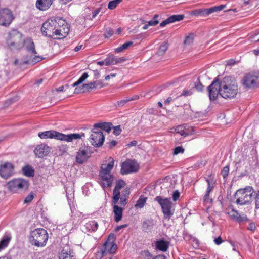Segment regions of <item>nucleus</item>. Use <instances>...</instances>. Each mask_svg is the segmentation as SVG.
<instances>
[{
  "label": "nucleus",
  "mask_w": 259,
  "mask_h": 259,
  "mask_svg": "<svg viewBox=\"0 0 259 259\" xmlns=\"http://www.w3.org/2000/svg\"><path fill=\"white\" fill-rule=\"evenodd\" d=\"M221 96L225 99L234 98L238 93V85L234 78L226 76L221 81Z\"/></svg>",
  "instance_id": "f257e3e1"
},
{
  "label": "nucleus",
  "mask_w": 259,
  "mask_h": 259,
  "mask_svg": "<svg viewBox=\"0 0 259 259\" xmlns=\"http://www.w3.org/2000/svg\"><path fill=\"white\" fill-rule=\"evenodd\" d=\"M114 161L112 158L111 161L107 164H102L99 176L100 178V184L103 189L112 186L114 176L111 174V171L114 167Z\"/></svg>",
  "instance_id": "f03ea898"
},
{
  "label": "nucleus",
  "mask_w": 259,
  "mask_h": 259,
  "mask_svg": "<svg viewBox=\"0 0 259 259\" xmlns=\"http://www.w3.org/2000/svg\"><path fill=\"white\" fill-rule=\"evenodd\" d=\"M84 136V134L80 135L78 133L65 135L53 130L47 131L43 132H39L38 133V136L41 139H55L61 141H65L68 142H71L73 140L80 139L82 136Z\"/></svg>",
  "instance_id": "7ed1b4c3"
},
{
  "label": "nucleus",
  "mask_w": 259,
  "mask_h": 259,
  "mask_svg": "<svg viewBox=\"0 0 259 259\" xmlns=\"http://www.w3.org/2000/svg\"><path fill=\"white\" fill-rule=\"evenodd\" d=\"M23 35L16 29H13L8 33L6 38L7 47L11 50H18L24 47Z\"/></svg>",
  "instance_id": "20e7f679"
},
{
  "label": "nucleus",
  "mask_w": 259,
  "mask_h": 259,
  "mask_svg": "<svg viewBox=\"0 0 259 259\" xmlns=\"http://www.w3.org/2000/svg\"><path fill=\"white\" fill-rule=\"evenodd\" d=\"M29 240L32 245L43 247L46 245L48 240V234L45 229L37 228L31 232Z\"/></svg>",
  "instance_id": "39448f33"
},
{
  "label": "nucleus",
  "mask_w": 259,
  "mask_h": 259,
  "mask_svg": "<svg viewBox=\"0 0 259 259\" xmlns=\"http://www.w3.org/2000/svg\"><path fill=\"white\" fill-rule=\"evenodd\" d=\"M154 201L157 202L161 206L163 214V219L169 221L175 212V208L172 206V203L170 199L157 196L154 198Z\"/></svg>",
  "instance_id": "423d86ee"
},
{
  "label": "nucleus",
  "mask_w": 259,
  "mask_h": 259,
  "mask_svg": "<svg viewBox=\"0 0 259 259\" xmlns=\"http://www.w3.org/2000/svg\"><path fill=\"white\" fill-rule=\"evenodd\" d=\"M253 192V189L251 186H247L244 188L238 189L234 195L236 198V203L241 205L250 203Z\"/></svg>",
  "instance_id": "0eeeda50"
},
{
  "label": "nucleus",
  "mask_w": 259,
  "mask_h": 259,
  "mask_svg": "<svg viewBox=\"0 0 259 259\" xmlns=\"http://www.w3.org/2000/svg\"><path fill=\"white\" fill-rule=\"evenodd\" d=\"M7 187L13 193H19L27 190L29 187V182L24 179H14L7 183Z\"/></svg>",
  "instance_id": "6e6552de"
},
{
  "label": "nucleus",
  "mask_w": 259,
  "mask_h": 259,
  "mask_svg": "<svg viewBox=\"0 0 259 259\" xmlns=\"http://www.w3.org/2000/svg\"><path fill=\"white\" fill-rule=\"evenodd\" d=\"M242 85L247 88L252 89L259 87V73L255 72L246 74L242 80Z\"/></svg>",
  "instance_id": "1a4fd4ad"
},
{
  "label": "nucleus",
  "mask_w": 259,
  "mask_h": 259,
  "mask_svg": "<svg viewBox=\"0 0 259 259\" xmlns=\"http://www.w3.org/2000/svg\"><path fill=\"white\" fill-rule=\"evenodd\" d=\"M58 24L57 18L55 20L48 19L42 25L41 31L42 34L48 37H53L56 36L57 25Z\"/></svg>",
  "instance_id": "9d476101"
},
{
  "label": "nucleus",
  "mask_w": 259,
  "mask_h": 259,
  "mask_svg": "<svg viewBox=\"0 0 259 259\" xmlns=\"http://www.w3.org/2000/svg\"><path fill=\"white\" fill-rule=\"evenodd\" d=\"M58 24L56 30V39H62L67 36L70 31V27L65 20L61 17L57 18Z\"/></svg>",
  "instance_id": "9b49d317"
},
{
  "label": "nucleus",
  "mask_w": 259,
  "mask_h": 259,
  "mask_svg": "<svg viewBox=\"0 0 259 259\" xmlns=\"http://www.w3.org/2000/svg\"><path fill=\"white\" fill-rule=\"evenodd\" d=\"M116 239L114 234H110L106 242L104 244L101 250L102 256H105L108 253L114 254L117 250V246L114 241Z\"/></svg>",
  "instance_id": "f8f14e48"
},
{
  "label": "nucleus",
  "mask_w": 259,
  "mask_h": 259,
  "mask_svg": "<svg viewBox=\"0 0 259 259\" xmlns=\"http://www.w3.org/2000/svg\"><path fill=\"white\" fill-rule=\"evenodd\" d=\"M105 140L104 136L100 130L93 126L90 136L91 144L95 147H100L102 146Z\"/></svg>",
  "instance_id": "ddd939ff"
},
{
  "label": "nucleus",
  "mask_w": 259,
  "mask_h": 259,
  "mask_svg": "<svg viewBox=\"0 0 259 259\" xmlns=\"http://www.w3.org/2000/svg\"><path fill=\"white\" fill-rule=\"evenodd\" d=\"M14 18L15 17L10 9L3 8L0 10V25L9 26Z\"/></svg>",
  "instance_id": "4468645a"
},
{
  "label": "nucleus",
  "mask_w": 259,
  "mask_h": 259,
  "mask_svg": "<svg viewBox=\"0 0 259 259\" xmlns=\"http://www.w3.org/2000/svg\"><path fill=\"white\" fill-rule=\"evenodd\" d=\"M139 168V165L135 160L127 159L122 163L120 172L122 175L136 172Z\"/></svg>",
  "instance_id": "2eb2a0df"
},
{
  "label": "nucleus",
  "mask_w": 259,
  "mask_h": 259,
  "mask_svg": "<svg viewBox=\"0 0 259 259\" xmlns=\"http://www.w3.org/2000/svg\"><path fill=\"white\" fill-rule=\"evenodd\" d=\"M226 7V5H220L208 9H196L192 11V14L196 16L205 17L211 13L221 11Z\"/></svg>",
  "instance_id": "dca6fc26"
},
{
  "label": "nucleus",
  "mask_w": 259,
  "mask_h": 259,
  "mask_svg": "<svg viewBox=\"0 0 259 259\" xmlns=\"http://www.w3.org/2000/svg\"><path fill=\"white\" fill-rule=\"evenodd\" d=\"M208 96L210 100H215L219 95L221 96V81L215 78L211 84L207 87Z\"/></svg>",
  "instance_id": "f3484780"
},
{
  "label": "nucleus",
  "mask_w": 259,
  "mask_h": 259,
  "mask_svg": "<svg viewBox=\"0 0 259 259\" xmlns=\"http://www.w3.org/2000/svg\"><path fill=\"white\" fill-rule=\"evenodd\" d=\"M14 165L10 162H5L0 165V176L5 179L11 177L14 173Z\"/></svg>",
  "instance_id": "a211bd4d"
},
{
  "label": "nucleus",
  "mask_w": 259,
  "mask_h": 259,
  "mask_svg": "<svg viewBox=\"0 0 259 259\" xmlns=\"http://www.w3.org/2000/svg\"><path fill=\"white\" fill-rule=\"evenodd\" d=\"M227 211V213L229 217L234 221L240 223L248 220L246 215H241L237 210L234 209L232 205L228 207Z\"/></svg>",
  "instance_id": "6ab92c4d"
},
{
  "label": "nucleus",
  "mask_w": 259,
  "mask_h": 259,
  "mask_svg": "<svg viewBox=\"0 0 259 259\" xmlns=\"http://www.w3.org/2000/svg\"><path fill=\"white\" fill-rule=\"evenodd\" d=\"M119 200L116 202L114 201V199H112V203L113 205V212L114 213V220L116 222H118L121 220L123 215V208L125 206L118 205Z\"/></svg>",
  "instance_id": "aec40b11"
},
{
  "label": "nucleus",
  "mask_w": 259,
  "mask_h": 259,
  "mask_svg": "<svg viewBox=\"0 0 259 259\" xmlns=\"http://www.w3.org/2000/svg\"><path fill=\"white\" fill-rule=\"evenodd\" d=\"M59 259H76L74 250L68 245L64 246L59 254Z\"/></svg>",
  "instance_id": "412c9836"
},
{
  "label": "nucleus",
  "mask_w": 259,
  "mask_h": 259,
  "mask_svg": "<svg viewBox=\"0 0 259 259\" xmlns=\"http://www.w3.org/2000/svg\"><path fill=\"white\" fill-rule=\"evenodd\" d=\"M49 152V147L44 144L37 145L34 150V153L35 156L38 158H43L46 156Z\"/></svg>",
  "instance_id": "4be33fe9"
},
{
  "label": "nucleus",
  "mask_w": 259,
  "mask_h": 259,
  "mask_svg": "<svg viewBox=\"0 0 259 259\" xmlns=\"http://www.w3.org/2000/svg\"><path fill=\"white\" fill-rule=\"evenodd\" d=\"M209 177L210 178L205 179V181L207 183V188L206 193L203 197V201L207 203H211L212 202V199L210 198L209 194L214 189V183L213 182V180L210 178L211 176Z\"/></svg>",
  "instance_id": "5701e85b"
},
{
  "label": "nucleus",
  "mask_w": 259,
  "mask_h": 259,
  "mask_svg": "<svg viewBox=\"0 0 259 259\" xmlns=\"http://www.w3.org/2000/svg\"><path fill=\"white\" fill-rule=\"evenodd\" d=\"M125 185V182L122 179L118 180L116 181L115 188L113 191L112 199H114V201L116 202L117 200H119L120 196V190L121 188H123Z\"/></svg>",
  "instance_id": "b1692460"
},
{
  "label": "nucleus",
  "mask_w": 259,
  "mask_h": 259,
  "mask_svg": "<svg viewBox=\"0 0 259 259\" xmlns=\"http://www.w3.org/2000/svg\"><path fill=\"white\" fill-rule=\"evenodd\" d=\"M89 157L87 149L80 148L76 153V162L79 164H83Z\"/></svg>",
  "instance_id": "393cba45"
},
{
  "label": "nucleus",
  "mask_w": 259,
  "mask_h": 259,
  "mask_svg": "<svg viewBox=\"0 0 259 259\" xmlns=\"http://www.w3.org/2000/svg\"><path fill=\"white\" fill-rule=\"evenodd\" d=\"M185 17L184 15L179 14V15H173L168 18H167L166 20L162 21L160 24V26L161 27H164L167 24L174 23L177 21H180L182 20Z\"/></svg>",
  "instance_id": "a878e982"
},
{
  "label": "nucleus",
  "mask_w": 259,
  "mask_h": 259,
  "mask_svg": "<svg viewBox=\"0 0 259 259\" xmlns=\"http://www.w3.org/2000/svg\"><path fill=\"white\" fill-rule=\"evenodd\" d=\"M124 57H117L114 55H110L105 59L106 66L115 65L125 61Z\"/></svg>",
  "instance_id": "bb28decb"
},
{
  "label": "nucleus",
  "mask_w": 259,
  "mask_h": 259,
  "mask_svg": "<svg viewBox=\"0 0 259 259\" xmlns=\"http://www.w3.org/2000/svg\"><path fill=\"white\" fill-rule=\"evenodd\" d=\"M54 0H37L36 7L40 11H46L49 9Z\"/></svg>",
  "instance_id": "cd10ccee"
},
{
  "label": "nucleus",
  "mask_w": 259,
  "mask_h": 259,
  "mask_svg": "<svg viewBox=\"0 0 259 259\" xmlns=\"http://www.w3.org/2000/svg\"><path fill=\"white\" fill-rule=\"evenodd\" d=\"M23 41L24 46H25V48L28 52L33 54H37L34 43L31 38H27L23 39Z\"/></svg>",
  "instance_id": "c85d7f7f"
},
{
  "label": "nucleus",
  "mask_w": 259,
  "mask_h": 259,
  "mask_svg": "<svg viewBox=\"0 0 259 259\" xmlns=\"http://www.w3.org/2000/svg\"><path fill=\"white\" fill-rule=\"evenodd\" d=\"M130 194V189L128 187L125 188L120 196V202L119 204L122 206H125L127 203V200Z\"/></svg>",
  "instance_id": "c756f323"
},
{
  "label": "nucleus",
  "mask_w": 259,
  "mask_h": 259,
  "mask_svg": "<svg viewBox=\"0 0 259 259\" xmlns=\"http://www.w3.org/2000/svg\"><path fill=\"white\" fill-rule=\"evenodd\" d=\"M169 245V242L164 241L163 240L157 241L155 242V246L156 248L163 252H165L167 250Z\"/></svg>",
  "instance_id": "7c9ffc66"
},
{
  "label": "nucleus",
  "mask_w": 259,
  "mask_h": 259,
  "mask_svg": "<svg viewBox=\"0 0 259 259\" xmlns=\"http://www.w3.org/2000/svg\"><path fill=\"white\" fill-rule=\"evenodd\" d=\"M94 127L98 128V129L100 130V131L104 130L109 133L112 127V124L109 122L98 123L95 124Z\"/></svg>",
  "instance_id": "2f4dec72"
},
{
  "label": "nucleus",
  "mask_w": 259,
  "mask_h": 259,
  "mask_svg": "<svg viewBox=\"0 0 259 259\" xmlns=\"http://www.w3.org/2000/svg\"><path fill=\"white\" fill-rule=\"evenodd\" d=\"M84 227L88 232H95L97 230L98 227V224L96 221L94 220L90 221L85 224Z\"/></svg>",
  "instance_id": "473e14b6"
},
{
  "label": "nucleus",
  "mask_w": 259,
  "mask_h": 259,
  "mask_svg": "<svg viewBox=\"0 0 259 259\" xmlns=\"http://www.w3.org/2000/svg\"><path fill=\"white\" fill-rule=\"evenodd\" d=\"M11 239L10 234H5L0 241V251L7 247Z\"/></svg>",
  "instance_id": "72a5a7b5"
},
{
  "label": "nucleus",
  "mask_w": 259,
  "mask_h": 259,
  "mask_svg": "<svg viewBox=\"0 0 259 259\" xmlns=\"http://www.w3.org/2000/svg\"><path fill=\"white\" fill-rule=\"evenodd\" d=\"M153 226V220L152 219L146 220L143 222L142 228L144 231L147 232L150 230Z\"/></svg>",
  "instance_id": "f704fd0d"
},
{
  "label": "nucleus",
  "mask_w": 259,
  "mask_h": 259,
  "mask_svg": "<svg viewBox=\"0 0 259 259\" xmlns=\"http://www.w3.org/2000/svg\"><path fill=\"white\" fill-rule=\"evenodd\" d=\"M22 171L24 175L27 177H31L34 175V169L29 165H27L23 167Z\"/></svg>",
  "instance_id": "c9c22d12"
},
{
  "label": "nucleus",
  "mask_w": 259,
  "mask_h": 259,
  "mask_svg": "<svg viewBox=\"0 0 259 259\" xmlns=\"http://www.w3.org/2000/svg\"><path fill=\"white\" fill-rule=\"evenodd\" d=\"M146 197H144L142 196H140L139 199L137 201V202L135 205V207L137 209L143 207L146 204Z\"/></svg>",
  "instance_id": "e433bc0d"
},
{
  "label": "nucleus",
  "mask_w": 259,
  "mask_h": 259,
  "mask_svg": "<svg viewBox=\"0 0 259 259\" xmlns=\"http://www.w3.org/2000/svg\"><path fill=\"white\" fill-rule=\"evenodd\" d=\"M133 44V42L132 41L126 42L124 43L123 45H122L121 46L115 49V51L116 53H120V52H122L123 51H124L126 49H127Z\"/></svg>",
  "instance_id": "4c0bfd02"
},
{
  "label": "nucleus",
  "mask_w": 259,
  "mask_h": 259,
  "mask_svg": "<svg viewBox=\"0 0 259 259\" xmlns=\"http://www.w3.org/2000/svg\"><path fill=\"white\" fill-rule=\"evenodd\" d=\"M168 43L166 41H164L162 43V44L159 47V50L157 53L158 55H163L168 47Z\"/></svg>",
  "instance_id": "58836bf2"
},
{
  "label": "nucleus",
  "mask_w": 259,
  "mask_h": 259,
  "mask_svg": "<svg viewBox=\"0 0 259 259\" xmlns=\"http://www.w3.org/2000/svg\"><path fill=\"white\" fill-rule=\"evenodd\" d=\"M88 76H89V75H88V73H87V72L83 73V74L82 75V76L79 78V79L77 81L74 82L72 85V86L73 87H77L79 84L82 83L88 77Z\"/></svg>",
  "instance_id": "ea45409f"
},
{
  "label": "nucleus",
  "mask_w": 259,
  "mask_h": 259,
  "mask_svg": "<svg viewBox=\"0 0 259 259\" xmlns=\"http://www.w3.org/2000/svg\"><path fill=\"white\" fill-rule=\"evenodd\" d=\"M88 76H89V75H88V73H87V72L83 73V74L82 75V76L79 78V79L77 81L74 82L72 85V86L73 87H77L79 84L82 83L88 77Z\"/></svg>",
  "instance_id": "a19ab883"
},
{
  "label": "nucleus",
  "mask_w": 259,
  "mask_h": 259,
  "mask_svg": "<svg viewBox=\"0 0 259 259\" xmlns=\"http://www.w3.org/2000/svg\"><path fill=\"white\" fill-rule=\"evenodd\" d=\"M177 130V132L184 137H186L189 135H192L194 132V130L192 129L191 132H189L186 129H183V127L182 126L178 127Z\"/></svg>",
  "instance_id": "79ce46f5"
},
{
  "label": "nucleus",
  "mask_w": 259,
  "mask_h": 259,
  "mask_svg": "<svg viewBox=\"0 0 259 259\" xmlns=\"http://www.w3.org/2000/svg\"><path fill=\"white\" fill-rule=\"evenodd\" d=\"M122 0H113L110 1L108 5V8L110 10L114 9Z\"/></svg>",
  "instance_id": "37998d69"
},
{
  "label": "nucleus",
  "mask_w": 259,
  "mask_h": 259,
  "mask_svg": "<svg viewBox=\"0 0 259 259\" xmlns=\"http://www.w3.org/2000/svg\"><path fill=\"white\" fill-rule=\"evenodd\" d=\"M68 147L67 145H61L58 147V153L59 155H62L67 152Z\"/></svg>",
  "instance_id": "c03bdc74"
},
{
  "label": "nucleus",
  "mask_w": 259,
  "mask_h": 259,
  "mask_svg": "<svg viewBox=\"0 0 259 259\" xmlns=\"http://www.w3.org/2000/svg\"><path fill=\"white\" fill-rule=\"evenodd\" d=\"M193 40L194 35L193 34H190L189 35L185 37L184 41V44L185 45L189 46L193 42Z\"/></svg>",
  "instance_id": "a18cd8bd"
},
{
  "label": "nucleus",
  "mask_w": 259,
  "mask_h": 259,
  "mask_svg": "<svg viewBox=\"0 0 259 259\" xmlns=\"http://www.w3.org/2000/svg\"><path fill=\"white\" fill-rule=\"evenodd\" d=\"M83 87L84 88L85 92H89L91 90L96 89L95 83L93 82H91L89 83L83 84Z\"/></svg>",
  "instance_id": "49530a36"
},
{
  "label": "nucleus",
  "mask_w": 259,
  "mask_h": 259,
  "mask_svg": "<svg viewBox=\"0 0 259 259\" xmlns=\"http://www.w3.org/2000/svg\"><path fill=\"white\" fill-rule=\"evenodd\" d=\"M159 17V15L158 14H155L152 20L148 21V23L149 26H155L158 23V21L157 18Z\"/></svg>",
  "instance_id": "de8ad7c7"
},
{
  "label": "nucleus",
  "mask_w": 259,
  "mask_h": 259,
  "mask_svg": "<svg viewBox=\"0 0 259 259\" xmlns=\"http://www.w3.org/2000/svg\"><path fill=\"white\" fill-rule=\"evenodd\" d=\"M113 33H114L113 30L110 27H108L107 28H106V29L105 31L104 36L105 38H110V37H111L113 35Z\"/></svg>",
  "instance_id": "09e8293b"
},
{
  "label": "nucleus",
  "mask_w": 259,
  "mask_h": 259,
  "mask_svg": "<svg viewBox=\"0 0 259 259\" xmlns=\"http://www.w3.org/2000/svg\"><path fill=\"white\" fill-rule=\"evenodd\" d=\"M194 88L198 92H202L203 90L204 86L200 82V79L198 78L197 81L195 83Z\"/></svg>",
  "instance_id": "8fccbe9b"
},
{
  "label": "nucleus",
  "mask_w": 259,
  "mask_h": 259,
  "mask_svg": "<svg viewBox=\"0 0 259 259\" xmlns=\"http://www.w3.org/2000/svg\"><path fill=\"white\" fill-rule=\"evenodd\" d=\"M34 197V194L33 192H30L25 198L24 203H30Z\"/></svg>",
  "instance_id": "3c124183"
},
{
  "label": "nucleus",
  "mask_w": 259,
  "mask_h": 259,
  "mask_svg": "<svg viewBox=\"0 0 259 259\" xmlns=\"http://www.w3.org/2000/svg\"><path fill=\"white\" fill-rule=\"evenodd\" d=\"M229 172V166H225L222 171H221V175H222L223 178L224 179H226L227 176H228Z\"/></svg>",
  "instance_id": "603ef678"
},
{
  "label": "nucleus",
  "mask_w": 259,
  "mask_h": 259,
  "mask_svg": "<svg viewBox=\"0 0 259 259\" xmlns=\"http://www.w3.org/2000/svg\"><path fill=\"white\" fill-rule=\"evenodd\" d=\"M130 102V100L127 97L125 99L121 100L117 102L115 106L123 107L126 103Z\"/></svg>",
  "instance_id": "864d4df0"
},
{
  "label": "nucleus",
  "mask_w": 259,
  "mask_h": 259,
  "mask_svg": "<svg viewBox=\"0 0 259 259\" xmlns=\"http://www.w3.org/2000/svg\"><path fill=\"white\" fill-rule=\"evenodd\" d=\"M184 151V149L182 146H178L174 149V154L177 155L179 153H183Z\"/></svg>",
  "instance_id": "5fc2aeb1"
},
{
  "label": "nucleus",
  "mask_w": 259,
  "mask_h": 259,
  "mask_svg": "<svg viewBox=\"0 0 259 259\" xmlns=\"http://www.w3.org/2000/svg\"><path fill=\"white\" fill-rule=\"evenodd\" d=\"M254 200L255 208L259 209V189L255 194Z\"/></svg>",
  "instance_id": "6e6d98bb"
},
{
  "label": "nucleus",
  "mask_w": 259,
  "mask_h": 259,
  "mask_svg": "<svg viewBox=\"0 0 259 259\" xmlns=\"http://www.w3.org/2000/svg\"><path fill=\"white\" fill-rule=\"evenodd\" d=\"M81 93H85L83 84L81 87H76L74 93L79 94Z\"/></svg>",
  "instance_id": "4d7b16f0"
},
{
  "label": "nucleus",
  "mask_w": 259,
  "mask_h": 259,
  "mask_svg": "<svg viewBox=\"0 0 259 259\" xmlns=\"http://www.w3.org/2000/svg\"><path fill=\"white\" fill-rule=\"evenodd\" d=\"M113 134L115 135H119L121 132V129L120 128V125H117L115 126H113Z\"/></svg>",
  "instance_id": "13d9d810"
},
{
  "label": "nucleus",
  "mask_w": 259,
  "mask_h": 259,
  "mask_svg": "<svg viewBox=\"0 0 259 259\" xmlns=\"http://www.w3.org/2000/svg\"><path fill=\"white\" fill-rule=\"evenodd\" d=\"M180 192L178 190H176L172 194V199L174 201L178 200L180 197Z\"/></svg>",
  "instance_id": "bf43d9fd"
},
{
  "label": "nucleus",
  "mask_w": 259,
  "mask_h": 259,
  "mask_svg": "<svg viewBox=\"0 0 259 259\" xmlns=\"http://www.w3.org/2000/svg\"><path fill=\"white\" fill-rule=\"evenodd\" d=\"M177 98V97H168L164 101V103L166 105L169 104V103L172 101V100H174Z\"/></svg>",
  "instance_id": "052dcab7"
},
{
  "label": "nucleus",
  "mask_w": 259,
  "mask_h": 259,
  "mask_svg": "<svg viewBox=\"0 0 259 259\" xmlns=\"http://www.w3.org/2000/svg\"><path fill=\"white\" fill-rule=\"evenodd\" d=\"M43 59L41 56H35L32 59V62L34 63L38 62L41 61Z\"/></svg>",
  "instance_id": "680f3d73"
},
{
  "label": "nucleus",
  "mask_w": 259,
  "mask_h": 259,
  "mask_svg": "<svg viewBox=\"0 0 259 259\" xmlns=\"http://www.w3.org/2000/svg\"><path fill=\"white\" fill-rule=\"evenodd\" d=\"M256 228L255 225L254 223H251L247 227V229L252 231H254Z\"/></svg>",
  "instance_id": "e2e57ef3"
},
{
  "label": "nucleus",
  "mask_w": 259,
  "mask_h": 259,
  "mask_svg": "<svg viewBox=\"0 0 259 259\" xmlns=\"http://www.w3.org/2000/svg\"><path fill=\"white\" fill-rule=\"evenodd\" d=\"M223 240L222 239L221 237H218L214 240V242L215 244L219 245L223 242Z\"/></svg>",
  "instance_id": "0e129e2a"
},
{
  "label": "nucleus",
  "mask_w": 259,
  "mask_h": 259,
  "mask_svg": "<svg viewBox=\"0 0 259 259\" xmlns=\"http://www.w3.org/2000/svg\"><path fill=\"white\" fill-rule=\"evenodd\" d=\"M100 12V8H98L92 12V19L94 18Z\"/></svg>",
  "instance_id": "69168bd1"
},
{
  "label": "nucleus",
  "mask_w": 259,
  "mask_h": 259,
  "mask_svg": "<svg viewBox=\"0 0 259 259\" xmlns=\"http://www.w3.org/2000/svg\"><path fill=\"white\" fill-rule=\"evenodd\" d=\"M117 144V142L115 140H112L110 142L108 143L109 147L112 149L113 147L115 146Z\"/></svg>",
  "instance_id": "338daca9"
},
{
  "label": "nucleus",
  "mask_w": 259,
  "mask_h": 259,
  "mask_svg": "<svg viewBox=\"0 0 259 259\" xmlns=\"http://www.w3.org/2000/svg\"><path fill=\"white\" fill-rule=\"evenodd\" d=\"M94 83H95V87L96 88H97V87H99V88H100L103 87V83L100 80L94 81Z\"/></svg>",
  "instance_id": "774afa93"
}]
</instances>
